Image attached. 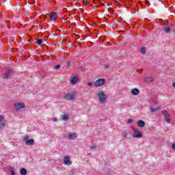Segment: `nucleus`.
I'll return each mask as SVG.
<instances>
[{"instance_id":"nucleus-24","label":"nucleus","mask_w":175,"mask_h":175,"mask_svg":"<svg viewBox=\"0 0 175 175\" xmlns=\"http://www.w3.org/2000/svg\"><path fill=\"white\" fill-rule=\"evenodd\" d=\"M131 122H133V120L132 118H129V119L128 120V123H129V124H131Z\"/></svg>"},{"instance_id":"nucleus-3","label":"nucleus","mask_w":175,"mask_h":175,"mask_svg":"<svg viewBox=\"0 0 175 175\" xmlns=\"http://www.w3.org/2000/svg\"><path fill=\"white\" fill-rule=\"evenodd\" d=\"M106 83V79H98L94 83V87H102Z\"/></svg>"},{"instance_id":"nucleus-6","label":"nucleus","mask_w":175,"mask_h":175,"mask_svg":"<svg viewBox=\"0 0 175 175\" xmlns=\"http://www.w3.org/2000/svg\"><path fill=\"white\" fill-rule=\"evenodd\" d=\"M16 110H20V109H24L25 107V103H16L14 104Z\"/></svg>"},{"instance_id":"nucleus-1","label":"nucleus","mask_w":175,"mask_h":175,"mask_svg":"<svg viewBox=\"0 0 175 175\" xmlns=\"http://www.w3.org/2000/svg\"><path fill=\"white\" fill-rule=\"evenodd\" d=\"M96 95L98 97L100 103H106V99L107 98V96L106 94H105L104 92L100 91L96 93Z\"/></svg>"},{"instance_id":"nucleus-2","label":"nucleus","mask_w":175,"mask_h":175,"mask_svg":"<svg viewBox=\"0 0 175 175\" xmlns=\"http://www.w3.org/2000/svg\"><path fill=\"white\" fill-rule=\"evenodd\" d=\"M76 96V92H71L65 95L64 98L66 100H73Z\"/></svg>"},{"instance_id":"nucleus-15","label":"nucleus","mask_w":175,"mask_h":175,"mask_svg":"<svg viewBox=\"0 0 175 175\" xmlns=\"http://www.w3.org/2000/svg\"><path fill=\"white\" fill-rule=\"evenodd\" d=\"M161 113L165 116V117H167V118L170 117V114H169V112L166 110L162 111Z\"/></svg>"},{"instance_id":"nucleus-29","label":"nucleus","mask_w":175,"mask_h":175,"mask_svg":"<svg viewBox=\"0 0 175 175\" xmlns=\"http://www.w3.org/2000/svg\"><path fill=\"white\" fill-rule=\"evenodd\" d=\"M88 85H89V87H91V85H92V83L88 82Z\"/></svg>"},{"instance_id":"nucleus-19","label":"nucleus","mask_w":175,"mask_h":175,"mask_svg":"<svg viewBox=\"0 0 175 175\" xmlns=\"http://www.w3.org/2000/svg\"><path fill=\"white\" fill-rule=\"evenodd\" d=\"M164 31H165V32H170V31H172V29H170V27H166L164 28Z\"/></svg>"},{"instance_id":"nucleus-5","label":"nucleus","mask_w":175,"mask_h":175,"mask_svg":"<svg viewBox=\"0 0 175 175\" xmlns=\"http://www.w3.org/2000/svg\"><path fill=\"white\" fill-rule=\"evenodd\" d=\"M132 129L134 132V134L133 135L134 137H143V134H142V133L139 130H137V129L133 126Z\"/></svg>"},{"instance_id":"nucleus-10","label":"nucleus","mask_w":175,"mask_h":175,"mask_svg":"<svg viewBox=\"0 0 175 175\" xmlns=\"http://www.w3.org/2000/svg\"><path fill=\"white\" fill-rule=\"evenodd\" d=\"M57 12H52L50 15L51 21H55V18H57Z\"/></svg>"},{"instance_id":"nucleus-35","label":"nucleus","mask_w":175,"mask_h":175,"mask_svg":"<svg viewBox=\"0 0 175 175\" xmlns=\"http://www.w3.org/2000/svg\"><path fill=\"white\" fill-rule=\"evenodd\" d=\"M20 27H21V25H20L19 27L17 26V28H20Z\"/></svg>"},{"instance_id":"nucleus-18","label":"nucleus","mask_w":175,"mask_h":175,"mask_svg":"<svg viewBox=\"0 0 175 175\" xmlns=\"http://www.w3.org/2000/svg\"><path fill=\"white\" fill-rule=\"evenodd\" d=\"M62 120L64 121H68V120H69V116L68 115H64L62 116Z\"/></svg>"},{"instance_id":"nucleus-7","label":"nucleus","mask_w":175,"mask_h":175,"mask_svg":"<svg viewBox=\"0 0 175 175\" xmlns=\"http://www.w3.org/2000/svg\"><path fill=\"white\" fill-rule=\"evenodd\" d=\"M12 72L13 71L12 69L8 68L5 73L3 75V79H9Z\"/></svg>"},{"instance_id":"nucleus-16","label":"nucleus","mask_w":175,"mask_h":175,"mask_svg":"<svg viewBox=\"0 0 175 175\" xmlns=\"http://www.w3.org/2000/svg\"><path fill=\"white\" fill-rule=\"evenodd\" d=\"M20 173L21 175H27V170H25V168H21L20 170Z\"/></svg>"},{"instance_id":"nucleus-34","label":"nucleus","mask_w":175,"mask_h":175,"mask_svg":"<svg viewBox=\"0 0 175 175\" xmlns=\"http://www.w3.org/2000/svg\"><path fill=\"white\" fill-rule=\"evenodd\" d=\"M109 66H110L107 65V66H105V68H109Z\"/></svg>"},{"instance_id":"nucleus-31","label":"nucleus","mask_w":175,"mask_h":175,"mask_svg":"<svg viewBox=\"0 0 175 175\" xmlns=\"http://www.w3.org/2000/svg\"><path fill=\"white\" fill-rule=\"evenodd\" d=\"M67 65H68V66H70V62H67Z\"/></svg>"},{"instance_id":"nucleus-4","label":"nucleus","mask_w":175,"mask_h":175,"mask_svg":"<svg viewBox=\"0 0 175 175\" xmlns=\"http://www.w3.org/2000/svg\"><path fill=\"white\" fill-rule=\"evenodd\" d=\"M23 141L25 142L27 146H33V143H35L33 139H29V137L28 135L23 137Z\"/></svg>"},{"instance_id":"nucleus-17","label":"nucleus","mask_w":175,"mask_h":175,"mask_svg":"<svg viewBox=\"0 0 175 175\" xmlns=\"http://www.w3.org/2000/svg\"><path fill=\"white\" fill-rule=\"evenodd\" d=\"M160 109H161V107H156V108L150 107V111L152 113H154V111H158V110H159Z\"/></svg>"},{"instance_id":"nucleus-32","label":"nucleus","mask_w":175,"mask_h":175,"mask_svg":"<svg viewBox=\"0 0 175 175\" xmlns=\"http://www.w3.org/2000/svg\"><path fill=\"white\" fill-rule=\"evenodd\" d=\"M172 86L175 88V81L172 83Z\"/></svg>"},{"instance_id":"nucleus-12","label":"nucleus","mask_w":175,"mask_h":175,"mask_svg":"<svg viewBox=\"0 0 175 175\" xmlns=\"http://www.w3.org/2000/svg\"><path fill=\"white\" fill-rule=\"evenodd\" d=\"M139 92L140 91L137 88H135L131 90V94H133V95H139Z\"/></svg>"},{"instance_id":"nucleus-9","label":"nucleus","mask_w":175,"mask_h":175,"mask_svg":"<svg viewBox=\"0 0 175 175\" xmlns=\"http://www.w3.org/2000/svg\"><path fill=\"white\" fill-rule=\"evenodd\" d=\"M64 162L65 165H70L72 163V161H70V157L68 156H65L64 158Z\"/></svg>"},{"instance_id":"nucleus-13","label":"nucleus","mask_w":175,"mask_h":175,"mask_svg":"<svg viewBox=\"0 0 175 175\" xmlns=\"http://www.w3.org/2000/svg\"><path fill=\"white\" fill-rule=\"evenodd\" d=\"M144 81L146 83H151V81H154V78L152 77L144 78Z\"/></svg>"},{"instance_id":"nucleus-27","label":"nucleus","mask_w":175,"mask_h":175,"mask_svg":"<svg viewBox=\"0 0 175 175\" xmlns=\"http://www.w3.org/2000/svg\"><path fill=\"white\" fill-rule=\"evenodd\" d=\"M61 68V66L59 64L55 66V69H59Z\"/></svg>"},{"instance_id":"nucleus-37","label":"nucleus","mask_w":175,"mask_h":175,"mask_svg":"<svg viewBox=\"0 0 175 175\" xmlns=\"http://www.w3.org/2000/svg\"><path fill=\"white\" fill-rule=\"evenodd\" d=\"M102 5H103V6H104V5H105V4H103V3Z\"/></svg>"},{"instance_id":"nucleus-8","label":"nucleus","mask_w":175,"mask_h":175,"mask_svg":"<svg viewBox=\"0 0 175 175\" xmlns=\"http://www.w3.org/2000/svg\"><path fill=\"white\" fill-rule=\"evenodd\" d=\"M77 81H79V77L77 76L73 77L70 79V83L72 84V85H75V84L77 83Z\"/></svg>"},{"instance_id":"nucleus-20","label":"nucleus","mask_w":175,"mask_h":175,"mask_svg":"<svg viewBox=\"0 0 175 175\" xmlns=\"http://www.w3.org/2000/svg\"><path fill=\"white\" fill-rule=\"evenodd\" d=\"M140 53H141L142 54H146V47H142V48L141 49Z\"/></svg>"},{"instance_id":"nucleus-22","label":"nucleus","mask_w":175,"mask_h":175,"mask_svg":"<svg viewBox=\"0 0 175 175\" xmlns=\"http://www.w3.org/2000/svg\"><path fill=\"white\" fill-rule=\"evenodd\" d=\"M10 172L11 173V175H14L15 174L14 170L13 168H10Z\"/></svg>"},{"instance_id":"nucleus-11","label":"nucleus","mask_w":175,"mask_h":175,"mask_svg":"<svg viewBox=\"0 0 175 175\" xmlns=\"http://www.w3.org/2000/svg\"><path fill=\"white\" fill-rule=\"evenodd\" d=\"M76 137H77V135H76V133H72L68 135V139L70 140H75V139H76Z\"/></svg>"},{"instance_id":"nucleus-28","label":"nucleus","mask_w":175,"mask_h":175,"mask_svg":"<svg viewBox=\"0 0 175 175\" xmlns=\"http://www.w3.org/2000/svg\"><path fill=\"white\" fill-rule=\"evenodd\" d=\"M145 2H146V4L148 6H150V1L146 0Z\"/></svg>"},{"instance_id":"nucleus-33","label":"nucleus","mask_w":175,"mask_h":175,"mask_svg":"<svg viewBox=\"0 0 175 175\" xmlns=\"http://www.w3.org/2000/svg\"><path fill=\"white\" fill-rule=\"evenodd\" d=\"M92 148H95L96 146H95V144H93V145L92 146Z\"/></svg>"},{"instance_id":"nucleus-25","label":"nucleus","mask_w":175,"mask_h":175,"mask_svg":"<svg viewBox=\"0 0 175 175\" xmlns=\"http://www.w3.org/2000/svg\"><path fill=\"white\" fill-rule=\"evenodd\" d=\"M121 135L122 136V137H126L127 136L126 133H123L121 134Z\"/></svg>"},{"instance_id":"nucleus-26","label":"nucleus","mask_w":175,"mask_h":175,"mask_svg":"<svg viewBox=\"0 0 175 175\" xmlns=\"http://www.w3.org/2000/svg\"><path fill=\"white\" fill-rule=\"evenodd\" d=\"M5 120V118H3V116H0V122H2V121Z\"/></svg>"},{"instance_id":"nucleus-30","label":"nucleus","mask_w":175,"mask_h":175,"mask_svg":"<svg viewBox=\"0 0 175 175\" xmlns=\"http://www.w3.org/2000/svg\"><path fill=\"white\" fill-rule=\"evenodd\" d=\"M165 121H166V122H168V123H170V119H169V118H167V119H165Z\"/></svg>"},{"instance_id":"nucleus-36","label":"nucleus","mask_w":175,"mask_h":175,"mask_svg":"<svg viewBox=\"0 0 175 175\" xmlns=\"http://www.w3.org/2000/svg\"><path fill=\"white\" fill-rule=\"evenodd\" d=\"M53 121H55V122H56V121H57V119L55 118V119L53 120Z\"/></svg>"},{"instance_id":"nucleus-14","label":"nucleus","mask_w":175,"mask_h":175,"mask_svg":"<svg viewBox=\"0 0 175 175\" xmlns=\"http://www.w3.org/2000/svg\"><path fill=\"white\" fill-rule=\"evenodd\" d=\"M137 124L141 128H143L146 126V124L144 123V121H143V120H139L137 122Z\"/></svg>"},{"instance_id":"nucleus-23","label":"nucleus","mask_w":175,"mask_h":175,"mask_svg":"<svg viewBox=\"0 0 175 175\" xmlns=\"http://www.w3.org/2000/svg\"><path fill=\"white\" fill-rule=\"evenodd\" d=\"M36 43H37V44H42V40H37Z\"/></svg>"},{"instance_id":"nucleus-21","label":"nucleus","mask_w":175,"mask_h":175,"mask_svg":"<svg viewBox=\"0 0 175 175\" xmlns=\"http://www.w3.org/2000/svg\"><path fill=\"white\" fill-rule=\"evenodd\" d=\"M6 124L5 122H0V129L4 128Z\"/></svg>"}]
</instances>
